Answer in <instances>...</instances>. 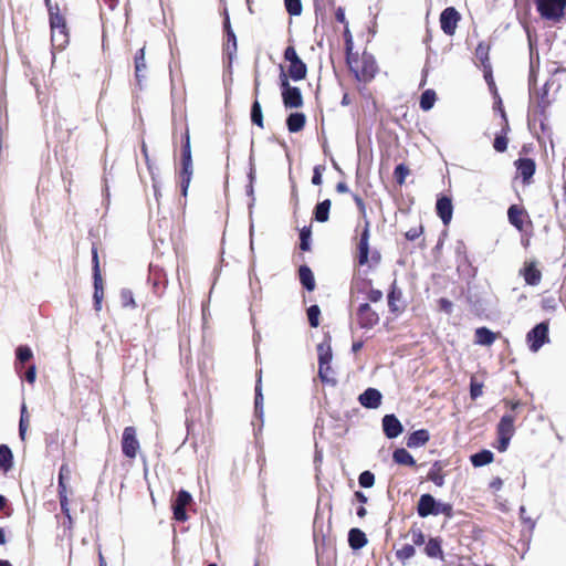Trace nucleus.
<instances>
[{"label":"nucleus","instance_id":"nucleus-1","mask_svg":"<svg viewBox=\"0 0 566 566\" xmlns=\"http://www.w3.org/2000/svg\"><path fill=\"white\" fill-rule=\"evenodd\" d=\"M346 64L355 78L359 82L368 83L374 80L378 72V66L373 54L363 52L361 55L353 52L352 40L346 41Z\"/></svg>","mask_w":566,"mask_h":566},{"label":"nucleus","instance_id":"nucleus-2","mask_svg":"<svg viewBox=\"0 0 566 566\" xmlns=\"http://www.w3.org/2000/svg\"><path fill=\"white\" fill-rule=\"evenodd\" d=\"M502 402L509 411L502 416L496 424L497 443L495 448L499 452L507 450L510 441L515 433L514 422L517 417V410L523 406L521 400L503 399Z\"/></svg>","mask_w":566,"mask_h":566},{"label":"nucleus","instance_id":"nucleus-3","mask_svg":"<svg viewBox=\"0 0 566 566\" xmlns=\"http://www.w3.org/2000/svg\"><path fill=\"white\" fill-rule=\"evenodd\" d=\"M182 197H187L188 189L193 175V163L191 155L190 133L186 126L181 135L180 169L177 172Z\"/></svg>","mask_w":566,"mask_h":566},{"label":"nucleus","instance_id":"nucleus-4","mask_svg":"<svg viewBox=\"0 0 566 566\" xmlns=\"http://www.w3.org/2000/svg\"><path fill=\"white\" fill-rule=\"evenodd\" d=\"M353 199L358 208L359 214L361 219H364V228L360 232L359 240L357 242V264L359 266H364L369 262V238H370V221L367 218V209L364 199L357 195L353 193Z\"/></svg>","mask_w":566,"mask_h":566},{"label":"nucleus","instance_id":"nucleus-5","mask_svg":"<svg viewBox=\"0 0 566 566\" xmlns=\"http://www.w3.org/2000/svg\"><path fill=\"white\" fill-rule=\"evenodd\" d=\"M49 13L52 42H57V46L64 48L69 43V29L64 15L61 13L59 4L46 8Z\"/></svg>","mask_w":566,"mask_h":566},{"label":"nucleus","instance_id":"nucleus-6","mask_svg":"<svg viewBox=\"0 0 566 566\" xmlns=\"http://www.w3.org/2000/svg\"><path fill=\"white\" fill-rule=\"evenodd\" d=\"M284 60L289 62V66L286 72L281 66V73L286 76L287 80H292L294 82L302 81L307 75V66L298 56L294 45H289L284 50Z\"/></svg>","mask_w":566,"mask_h":566},{"label":"nucleus","instance_id":"nucleus-7","mask_svg":"<svg viewBox=\"0 0 566 566\" xmlns=\"http://www.w3.org/2000/svg\"><path fill=\"white\" fill-rule=\"evenodd\" d=\"M541 18L559 23L565 17L566 0H535Z\"/></svg>","mask_w":566,"mask_h":566},{"label":"nucleus","instance_id":"nucleus-8","mask_svg":"<svg viewBox=\"0 0 566 566\" xmlns=\"http://www.w3.org/2000/svg\"><path fill=\"white\" fill-rule=\"evenodd\" d=\"M280 90L283 105L286 109L301 108L304 104L302 92L298 87L292 86L284 74H280Z\"/></svg>","mask_w":566,"mask_h":566},{"label":"nucleus","instance_id":"nucleus-9","mask_svg":"<svg viewBox=\"0 0 566 566\" xmlns=\"http://www.w3.org/2000/svg\"><path fill=\"white\" fill-rule=\"evenodd\" d=\"M122 453L128 460H134L139 450L140 442L137 437V429L134 426L125 427L120 439Z\"/></svg>","mask_w":566,"mask_h":566},{"label":"nucleus","instance_id":"nucleus-10","mask_svg":"<svg viewBox=\"0 0 566 566\" xmlns=\"http://www.w3.org/2000/svg\"><path fill=\"white\" fill-rule=\"evenodd\" d=\"M509 222L520 232L533 229L532 219L526 209L521 205H511L507 209Z\"/></svg>","mask_w":566,"mask_h":566},{"label":"nucleus","instance_id":"nucleus-11","mask_svg":"<svg viewBox=\"0 0 566 566\" xmlns=\"http://www.w3.org/2000/svg\"><path fill=\"white\" fill-rule=\"evenodd\" d=\"M548 332L549 323L546 321L538 323L526 334V342L531 352H538L544 344L549 342Z\"/></svg>","mask_w":566,"mask_h":566},{"label":"nucleus","instance_id":"nucleus-12","mask_svg":"<svg viewBox=\"0 0 566 566\" xmlns=\"http://www.w3.org/2000/svg\"><path fill=\"white\" fill-rule=\"evenodd\" d=\"M460 21L461 14L454 7H447L440 13V28L446 35L453 36Z\"/></svg>","mask_w":566,"mask_h":566},{"label":"nucleus","instance_id":"nucleus-13","mask_svg":"<svg viewBox=\"0 0 566 566\" xmlns=\"http://www.w3.org/2000/svg\"><path fill=\"white\" fill-rule=\"evenodd\" d=\"M516 168V178H521L524 186L533 182V176L536 171V163L533 158L520 157L514 161Z\"/></svg>","mask_w":566,"mask_h":566},{"label":"nucleus","instance_id":"nucleus-14","mask_svg":"<svg viewBox=\"0 0 566 566\" xmlns=\"http://www.w3.org/2000/svg\"><path fill=\"white\" fill-rule=\"evenodd\" d=\"M356 319L360 328L371 329L379 323V315L369 303H363L357 308Z\"/></svg>","mask_w":566,"mask_h":566},{"label":"nucleus","instance_id":"nucleus-15","mask_svg":"<svg viewBox=\"0 0 566 566\" xmlns=\"http://www.w3.org/2000/svg\"><path fill=\"white\" fill-rule=\"evenodd\" d=\"M518 273L524 279L525 283L531 286H537L543 276L536 260H526Z\"/></svg>","mask_w":566,"mask_h":566},{"label":"nucleus","instance_id":"nucleus-16","mask_svg":"<svg viewBox=\"0 0 566 566\" xmlns=\"http://www.w3.org/2000/svg\"><path fill=\"white\" fill-rule=\"evenodd\" d=\"M192 502L191 494L186 490H180L177 493V497L172 503V513L174 518L178 522H186L188 520V514L186 507L190 505Z\"/></svg>","mask_w":566,"mask_h":566},{"label":"nucleus","instance_id":"nucleus-17","mask_svg":"<svg viewBox=\"0 0 566 566\" xmlns=\"http://www.w3.org/2000/svg\"><path fill=\"white\" fill-rule=\"evenodd\" d=\"M402 291L397 286V282L394 281L387 296L388 307L392 314L399 315L405 311L406 304L402 302Z\"/></svg>","mask_w":566,"mask_h":566},{"label":"nucleus","instance_id":"nucleus-18","mask_svg":"<svg viewBox=\"0 0 566 566\" xmlns=\"http://www.w3.org/2000/svg\"><path fill=\"white\" fill-rule=\"evenodd\" d=\"M436 211L444 226H449L453 216L452 199L448 196H439L436 202Z\"/></svg>","mask_w":566,"mask_h":566},{"label":"nucleus","instance_id":"nucleus-19","mask_svg":"<svg viewBox=\"0 0 566 566\" xmlns=\"http://www.w3.org/2000/svg\"><path fill=\"white\" fill-rule=\"evenodd\" d=\"M438 502L436 499L429 494H422L419 497L418 504H417V513L420 517H427L429 515H438Z\"/></svg>","mask_w":566,"mask_h":566},{"label":"nucleus","instance_id":"nucleus-20","mask_svg":"<svg viewBox=\"0 0 566 566\" xmlns=\"http://www.w3.org/2000/svg\"><path fill=\"white\" fill-rule=\"evenodd\" d=\"M382 430L387 438L394 439L402 432L403 428L399 419L390 413L382 418Z\"/></svg>","mask_w":566,"mask_h":566},{"label":"nucleus","instance_id":"nucleus-21","mask_svg":"<svg viewBox=\"0 0 566 566\" xmlns=\"http://www.w3.org/2000/svg\"><path fill=\"white\" fill-rule=\"evenodd\" d=\"M381 394L375 388H367L363 394L359 395L358 401L361 406L368 409H376L381 403Z\"/></svg>","mask_w":566,"mask_h":566},{"label":"nucleus","instance_id":"nucleus-22","mask_svg":"<svg viewBox=\"0 0 566 566\" xmlns=\"http://www.w3.org/2000/svg\"><path fill=\"white\" fill-rule=\"evenodd\" d=\"M499 109L501 111L502 118L504 120V127L501 135H496L493 142V147L497 153H504L507 149L509 139L506 133L509 130V122L502 102L499 99Z\"/></svg>","mask_w":566,"mask_h":566},{"label":"nucleus","instance_id":"nucleus-23","mask_svg":"<svg viewBox=\"0 0 566 566\" xmlns=\"http://www.w3.org/2000/svg\"><path fill=\"white\" fill-rule=\"evenodd\" d=\"M134 69H135V78L139 86H142V82L146 78V70L147 64L145 60V46L140 48L134 55Z\"/></svg>","mask_w":566,"mask_h":566},{"label":"nucleus","instance_id":"nucleus-24","mask_svg":"<svg viewBox=\"0 0 566 566\" xmlns=\"http://www.w3.org/2000/svg\"><path fill=\"white\" fill-rule=\"evenodd\" d=\"M285 123H286L287 130L290 133H292V134L300 133L305 127L306 116L304 113H300V112L291 113L286 117Z\"/></svg>","mask_w":566,"mask_h":566},{"label":"nucleus","instance_id":"nucleus-25","mask_svg":"<svg viewBox=\"0 0 566 566\" xmlns=\"http://www.w3.org/2000/svg\"><path fill=\"white\" fill-rule=\"evenodd\" d=\"M430 440V433L427 429H419L411 432L407 438V447L410 449L424 446Z\"/></svg>","mask_w":566,"mask_h":566},{"label":"nucleus","instance_id":"nucleus-26","mask_svg":"<svg viewBox=\"0 0 566 566\" xmlns=\"http://www.w3.org/2000/svg\"><path fill=\"white\" fill-rule=\"evenodd\" d=\"M496 338L497 334L485 326L478 327L474 332V343L478 345L491 346Z\"/></svg>","mask_w":566,"mask_h":566},{"label":"nucleus","instance_id":"nucleus-27","mask_svg":"<svg viewBox=\"0 0 566 566\" xmlns=\"http://www.w3.org/2000/svg\"><path fill=\"white\" fill-rule=\"evenodd\" d=\"M424 554L430 558L443 559L442 539L440 537H431L424 546Z\"/></svg>","mask_w":566,"mask_h":566},{"label":"nucleus","instance_id":"nucleus-28","mask_svg":"<svg viewBox=\"0 0 566 566\" xmlns=\"http://www.w3.org/2000/svg\"><path fill=\"white\" fill-rule=\"evenodd\" d=\"M298 279L303 287L306 289L308 292L315 290V277L310 266L304 264L298 268Z\"/></svg>","mask_w":566,"mask_h":566},{"label":"nucleus","instance_id":"nucleus-29","mask_svg":"<svg viewBox=\"0 0 566 566\" xmlns=\"http://www.w3.org/2000/svg\"><path fill=\"white\" fill-rule=\"evenodd\" d=\"M392 460L399 465L416 467V460L405 448H397L392 452Z\"/></svg>","mask_w":566,"mask_h":566},{"label":"nucleus","instance_id":"nucleus-30","mask_svg":"<svg viewBox=\"0 0 566 566\" xmlns=\"http://www.w3.org/2000/svg\"><path fill=\"white\" fill-rule=\"evenodd\" d=\"M348 544L353 549H360L367 544L366 534L359 528H352L348 533Z\"/></svg>","mask_w":566,"mask_h":566},{"label":"nucleus","instance_id":"nucleus-31","mask_svg":"<svg viewBox=\"0 0 566 566\" xmlns=\"http://www.w3.org/2000/svg\"><path fill=\"white\" fill-rule=\"evenodd\" d=\"M332 201L329 199H325L318 202L314 208V219L317 222H326L329 218Z\"/></svg>","mask_w":566,"mask_h":566},{"label":"nucleus","instance_id":"nucleus-32","mask_svg":"<svg viewBox=\"0 0 566 566\" xmlns=\"http://www.w3.org/2000/svg\"><path fill=\"white\" fill-rule=\"evenodd\" d=\"M494 460V454L490 450H481L478 453H474L470 457V461L473 467L480 468L486 464L492 463Z\"/></svg>","mask_w":566,"mask_h":566},{"label":"nucleus","instance_id":"nucleus-33","mask_svg":"<svg viewBox=\"0 0 566 566\" xmlns=\"http://www.w3.org/2000/svg\"><path fill=\"white\" fill-rule=\"evenodd\" d=\"M93 281H94V294H93L94 308L96 312H99L102 310V301L104 297L103 277L102 276L93 277Z\"/></svg>","mask_w":566,"mask_h":566},{"label":"nucleus","instance_id":"nucleus-34","mask_svg":"<svg viewBox=\"0 0 566 566\" xmlns=\"http://www.w3.org/2000/svg\"><path fill=\"white\" fill-rule=\"evenodd\" d=\"M13 465V454L7 444H0V469L8 472Z\"/></svg>","mask_w":566,"mask_h":566},{"label":"nucleus","instance_id":"nucleus-35","mask_svg":"<svg viewBox=\"0 0 566 566\" xmlns=\"http://www.w3.org/2000/svg\"><path fill=\"white\" fill-rule=\"evenodd\" d=\"M72 493V489L67 482H57V496L60 501L61 511H66L70 505L69 494Z\"/></svg>","mask_w":566,"mask_h":566},{"label":"nucleus","instance_id":"nucleus-36","mask_svg":"<svg viewBox=\"0 0 566 566\" xmlns=\"http://www.w3.org/2000/svg\"><path fill=\"white\" fill-rule=\"evenodd\" d=\"M475 57L479 60L482 69L486 65H491L490 63V45L482 41L475 48Z\"/></svg>","mask_w":566,"mask_h":566},{"label":"nucleus","instance_id":"nucleus-37","mask_svg":"<svg viewBox=\"0 0 566 566\" xmlns=\"http://www.w3.org/2000/svg\"><path fill=\"white\" fill-rule=\"evenodd\" d=\"M437 101V94L432 88H428L424 92H422L420 96L419 106L422 111L428 112L430 111L434 103Z\"/></svg>","mask_w":566,"mask_h":566},{"label":"nucleus","instance_id":"nucleus-38","mask_svg":"<svg viewBox=\"0 0 566 566\" xmlns=\"http://www.w3.org/2000/svg\"><path fill=\"white\" fill-rule=\"evenodd\" d=\"M251 122L260 128H264V119L261 104L258 99L251 106Z\"/></svg>","mask_w":566,"mask_h":566},{"label":"nucleus","instance_id":"nucleus-39","mask_svg":"<svg viewBox=\"0 0 566 566\" xmlns=\"http://www.w3.org/2000/svg\"><path fill=\"white\" fill-rule=\"evenodd\" d=\"M17 355V363H15V369H19V364L23 365L27 361L31 360L33 357V353L31 348L27 345H21L15 350Z\"/></svg>","mask_w":566,"mask_h":566},{"label":"nucleus","instance_id":"nucleus-40","mask_svg":"<svg viewBox=\"0 0 566 566\" xmlns=\"http://www.w3.org/2000/svg\"><path fill=\"white\" fill-rule=\"evenodd\" d=\"M428 480L432 481L437 486H442L444 483V474L439 462H434L432 469L428 473Z\"/></svg>","mask_w":566,"mask_h":566},{"label":"nucleus","instance_id":"nucleus-41","mask_svg":"<svg viewBox=\"0 0 566 566\" xmlns=\"http://www.w3.org/2000/svg\"><path fill=\"white\" fill-rule=\"evenodd\" d=\"M311 237H312L311 227H303L300 230V249L303 252H307L311 250Z\"/></svg>","mask_w":566,"mask_h":566},{"label":"nucleus","instance_id":"nucleus-42","mask_svg":"<svg viewBox=\"0 0 566 566\" xmlns=\"http://www.w3.org/2000/svg\"><path fill=\"white\" fill-rule=\"evenodd\" d=\"M410 169L407 165L405 164H399L396 166L395 170H394V178H395V181L399 185V186H402L405 185L406 182V178L410 175Z\"/></svg>","mask_w":566,"mask_h":566},{"label":"nucleus","instance_id":"nucleus-43","mask_svg":"<svg viewBox=\"0 0 566 566\" xmlns=\"http://www.w3.org/2000/svg\"><path fill=\"white\" fill-rule=\"evenodd\" d=\"M560 298L554 296V295H547L543 296L541 301V307L543 311L548 313H554L558 308V302Z\"/></svg>","mask_w":566,"mask_h":566},{"label":"nucleus","instance_id":"nucleus-44","mask_svg":"<svg viewBox=\"0 0 566 566\" xmlns=\"http://www.w3.org/2000/svg\"><path fill=\"white\" fill-rule=\"evenodd\" d=\"M318 365L331 364L332 361V349L329 345L319 344L317 346Z\"/></svg>","mask_w":566,"mask_h":566},{"label":"nucleus","instance_id":"nucleus-45","mask_svg":"<svg viewBox=\"0 0 566 566\" xmlns=\"http://www.w3.org/2000/svg\"><path fill=\"white\" fill-rule=\"evenodd\" d=\"M332 373L331 364L318 365V377L322 382L335 385L336 380L331 376Z\"/></svg>","mask_w":566,"mask_h":566},{"label":"nucleus","instance_id":"nucleus-46","mask_svg":"<svg viewBox=\"0 0 566 566\" xmlns=\"http://www.w3.org/2000/svg\"><path fill=\"white\" fill-rule=\"evenodd\" d=\"M415 554H416V549H415L413 545L406 544L400 549H398L396 552V557L401 563H405L406 560H408L411 557H413Z\"/></svg>","mask_w":566,"mask_h":566},{"label":"nucleus","instance_id":"nucleus-47","mask_svg":"<svg viewBox=\"0 0 566 566\" xmlns=\"http://www.w3.org/2000/svg\"><path fill=\"white\" fill-rule=\"evenodd\" d=\"M409 533L411 535V541H412L413 545L420 546V545L424 544V542H426L424 534H423L422 530L416 523H413L411 525Z\"/></svg>","mask_w":566,"mask_h":566},{"label":"nucleus","instance_id":"nucleus-48","mask_svg":"<svg viewBox=\"0 0 566 566\" xmlns=\"http://www.w3.org/2000/svg\"><path fill=\"white\" fill-rule=\"evenodd\" d=\"M284 6L290 15H301L303 10L301 0H284Z\"/></svg>","mask_w":566,"mask_h":566},{"label":"nucleus","instance_id":"nucleus-49","mask_svg":"<svg viewBox=\"0 0 566 566\" xmlns=\"http://www.w3.org/2000/svg\"><path fill=\"white\" fill-rule=\"evenodd\" d=\"M321 310L318 305H311L307 308V318L311 327H318L319 325Z\"/></svg>","mask_w":566,"mask_h":566},{"label":"nucleus","instance_id":"nucleus-50","mask_svg":"<svg viewBox=\"0 0 566 566\" xmlns=\"http://www.w3.org/2000/svg\"><path fill=\"white\" fill-rule=\"evenodd\" d=\"M358 483L361 488H371L375 484V474L370 471L361 472L358 476Z\"/></svg>","mask_w":566,"mask_h":566},{"label":"nucleus","instance_id":"nucleus-51","mask_svg":"<svg viewBox=\"0 0 566 566\" xmlns=\"http://www.w3.org/2000/svg\"><path fill=\"white\" fill-rule=\"evenodd\" d=\"M424 228L422 223L420 222L418 226L410 228L408 231L405 232V238L408 241H416L418 238H420L423 234Z\"/></svg>","mask_w":566,"mask_h":566},{"label":"nucleus","instance_id":"nucleus-52","mask_svg":"<svg viewBox=\"0 0 566 566\" xmlns=\"http://www.w3.org/2000/svg\"><path fill=\"white\" fill-rule=\"evenodd\" d=\"M120 302L124 307L135 308L137 306L130 290H123L120 292Z\"/></svg>","mask_w":566,"mask_h":566},{"label":"nucleus","instance_id":"nucleus-53","mask_svg":"<svg viewBox=\"0 0 566 566\" xmlns=\"http://www.w3.org/2000/svg\"><path fill=\"white\" fill-rule=\"evenodd\" d=\"M92 265H93V277L102 276L99 260H98V251L95 245L92 248Z\"/></svg>","mask_w":566,"mask_h":566},{"label":"nucleus","instance_id":"nucleus-54","mask_svg":"<svg viewBox=\"0 0 566 566\" xmlns=\"http://www.w3.org/2000/svg\"><path fill=\"white\" fill-rule=\"evenodd\" d=\"M483 392V384L475 381L474 378L470 382V396L472 399H476Z\"/></svg>","mask_w":566,"mask_h":566},{"label":"nucleus","instance_id":"nucleus-55","mask_svg":"<svg viewBox=\"0 0 566 566\" xmlns=\"http://www.w3.org/2000/svg\"><path fill=\"white\" fill-rule=\"evenodd\" d=\"M325 170L324 165H316L313 169V177H312V184L315 186H319L323 182V171Z\"/></svg>","mask_w":566,"mask_h":566},{"label":"nucleus","instance_id":"nucleus-56","mask_svg":"<svg viewBox=\"0 0 566 566\" xmlns=\"http://www.w3.org/2000/svg\"><path fill=\"white\" fill-rule=\"evenodd\" d=\"M71 468L67 463H63L59 470L57 482H67L71 479Z\"/></svg>","mask_w":566,"mask_h":566},{"label":"nucleus","instance_id":"nucleus-57","mask_svg":"<svg viewBox=\"0 0 566 566\" xmlns=\"http://www.w3.org/2000/svg\"><path fill=\"white\" fill-rule=\"evenodd\" d=\"M227 50L229 51V54L231 55L232 52L237 51V38L233 32V30H229L227 34Z\"/></svg>","mask_w":566,"mask_h":566},{"label":"nucleus","instance_id":"nucleus-58","mask_svg":"<svg viewBox=\"0 0 566 566\" xmlns=\"http://www.w3.org/2000/svg\"><path fill=\"white\" fill-rule=\"evenodd\" d=\"M438 515L443 514L446 517L451 518L453 516V507L450 503H438Z\"/></svg>","mask_w":566,"mask_h":566},{"label":"nucleus","instance_id":"nucleus-59","mask_svg":"<svg viewBox=\"0 0 566 566\" xmlns=\"http://www.w3.org/2000/svg\"><path fill=\"white\" fill-rule=\"evenodd\" d=\"M367 300L371 303H378L382 300V292L380 290L370 287L367 292Z\"/></svg>","mask_w":566,"mask_h":566},{"label":"nucleus","instance_id":"nucleus-60","mask_svg":"<svg viewBox=\"0 0 566 566\" xmlns=\"http://www.w3.org/2000/svg\"><path fill=\"white\" fill-rule=\"evenodd\" d=\"M483 73H484V78H485L488 85L490 86V88L496 90L495 82H494L493 74H492V66L486 65L485 67H483Z\"/></svg>","mask_w":566,"mask_h":566},{"label":"nucleus","instance_id":"nucleus-61","mask_svg":"<svg viewBox=\"0 0 566 566\" xmlns=\"http://www.w3.org/2000/svg\"><path fill=\"white\" fill-rule=\"evenodd\" d=\"M438 305H439V310L447 313V314H451L452 312V308H453V304L450 300L446 298V297H441L439 301H438Z\"/></svg>","mask_w":566,"mask_h":566},{"label":"nucleus","instance_id":"nucleus-62","mask_svg":"<svg viewBox=\"0 0 566 566\" xmlns=\"http://www.w3.org/2000/svg\"><path fill=\"white\" fill-rule=\"evenodd\" d=\"M24 379L33 385L35 379H36V367L35 365H30L27 369V371L24 373Z\"/></svg>","mask_w":566,"mask_h":566},{"label":"nucleus","instance_id":"nucleus-63","mask_svg":"<svg viewBox=\"0 0 566 566\" xmlns=\"http://www.w3.org/2000/svg\"><path fill=\"white\" fill-rule=\"evenodd\" d=\"M65 517V521L63 523L64 527L66 530H69L70 532L73 530V517L71 515V510H70V505H67V510L66 511H61Z\"/></svg>","mask_w":566,"mask_h":566},{"label":"nucleus","instance_id":"nucleus-64","mask_svg":"<svg viewBox=\"0 0 566 566\" xmlns=\"http://www.w3.org/2000/svg\"><path fill=\"white\" fill-rule=\"evenodd\" d=\"M29 423H30V417L27 411V406L23 403L21 407V417H20L19 426L29 428Z\"/></svg>","mask_w":566,"mask_h":566}]
</instances>
